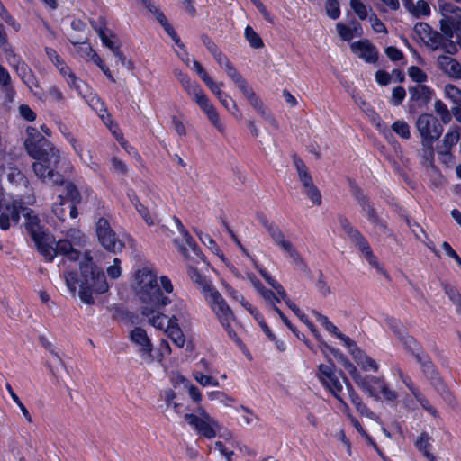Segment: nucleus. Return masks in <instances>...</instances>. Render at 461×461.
Listing matches in <instances>:
<instances>
[{
  "mask_svg": "<svg viewBox=\"0 0 461 461\" xmlns=\"http://www.w3.org/2000/svg\"><path fill=\"white\" fill-rule=\"evenodd\" d=\"M132 287L141 303V314L148 322L164 330L176 347L183 348L185 338L181 323L168 321L167 316L160 311L172 302L167 295L174 291L171 280L166 276L158 278L152 269L145 267L136 271Z\"/></svg>",
  "mask_w": 461,
  "mask_h": 461,
  "instance_id": "nucleus-1",
  "label": "nucleus"
},
{
  "mask_svg": "<svg viewBox=\"0 0 461 461\" xmlns=\"http://www.w3.org/2000/svg\"><path fill=\"white\" fill-rule=\"evenodd\" d=\"M27 134L24 146L35 159L32 164L35 175L45 183L62 184L63 176L55 171L61 158L59 149L34 128H28Z\"/></svg>",
  "mask_w": 461,
  "mask_h": 461,
  "instance_id": "nucleus-2",
  "label": "nucleus"
},
{
  "mask_svg": "<svg viewBox=\"0 0 461 461\" xmlns=\"http://www.w3.org/2000/svg\"><path fill=\"white\" fill-rule=\"evenodd\" d=\"M79 267L81 278L78 296L84 303L88 305L94 304L93 294H104L108 292L110 285L104 272L94 265L89 253H85L84 259L80 262Z\"/></svg>",
  "mask_w": 461,
  "mask_h": 461,
  "instance_id": "nucleus-3",
  "label": "nucleus"
},
{
  "mask_svg": "<svg viewBox=\"0 0 461 461\" xmlns=\"http://www.w3.org/2000/svg\"><path fill=\"white\" fill-rule=\"evenodd\" d=\"M343 365L357 386L369 397L376 401H383L390 405H395L398 393L391 388L383 377L362 375L356 366L347 359L344 360Z\"/></svg>",
  "mask_w": 461,
  "mask_h": 461,
  "instance_id": "nucleus-4",
  "label": "nucleus"
},
{
  "mask_svg": "<svg viewBox=\"0 0 461 461\" xmlns=\"http://www.w3.org/2000/svg\"><path fill=\"white\" fill-rule=\"evenodd\" d=\"M313 314L317 322H319L331 336L341 341L342 345L352 355L357 365L361 366V367L366 371H378L379 365L376 361L364 353L357 347V343L348 336L343 334L327 316L317 312H314Z\"/></svg>",
  "mask_w": 461,
  "mask_h": 461,
  "instance_id": "nucleus-5",
  "label": "nucleus"
},
{
  "mask_svg": "<svg viewBox=\"0 0 461 461\" xmlns=\"http://www.w3.org/2000/svg\"><path fill=\"white\" fill-rule=\"evenodd\" d=\"M23 213L26 220V230L30 232L39 253L46 261L51 262L55 258L53 250L54 239L44 230L43 227L40 224L39 217L32 210L25 208Z\"/></svg>",
  "mask_w": 461,
  "mask_h": 461,
  "instance_id": "nucleus-6",
  "label": "nucleus"
},
{
  "mask_svg": "<svg viewBox=\"0 0 461 461\" xmlns=\"http://www.w3.org/2000/svg\"><path fill=\"white\" fill-rule=\"evenodd\" d=\"M438 5L442 16L439 21L441 32L447 41L456 36L461 49V8L445 0H438Z\"/></svg>",
  "mask_w": 461,
  "mask_h": 461,
  "instance_id": "nucleus-7",
  "label": "nucleus"
},
{
  "mask_svg": "<svg viewBox=\"0 0 461 461\" xmlns=\"http://www.w3.org/2000/svg\"><path fill=\"white\" fill-rule=\"evenodd\" d=\"M203 297L230 338L236 339L237 335L231 328L235 316L221 294L215 288L206 287Z\"/></svg>",
  "mask_w": 461,
  "mask_h": 461,
  "instance_id": "nucleus-8",
  "label": "nucleus"
},
{
  "mask_svg": "<svg viewBox=\"0 0 461 461\" xmlns=\"http://www.w3.org/2000/svg\"><path fill=\"white\" fill-rule=\"evenodd\" d=\"M86 244V235L79 230L71 229L67 231L64 239L54 241L53 250L55 257L62 255L69 262L76 263L80 257L79 249Z\"/></svg>",
  "mask_w": 461,
  "mask_h": 461,
  "instance_id": "nucleus-9",
  "label": "nucleus"
},
{
  "mask_svg": "<svg viewBox=\"0 0 461 461\" xmlns=\"http://www.w3.org/2000/svg\"><path fill=\"white\" fill-rule=\"evenodd\" d=\"M341 373H337L334 364H320L318 366L317 377L322 386L327 389L344 407L348 410V405L342 398L343 385L340 381Z\"/></svg>",
  "mask_w": 461,
  "mask_h": 461,
  "instance_id": "nucleus-10",
  "label": "nucleus"
},
{
  "mask_svg": "<svg viewBox=\"0 0 461 461\" xmlns=\"http://www.w3.org/2000/svg\"><path fill=\"white\" fill-rule=\"evenodd\" d=\"M417 130L422 139V146L428 149L429 156L433 157V142L438 140L443 132V127L437 118L429 113L419 116L416 122Z\"/></svg>",
  "mask_w": 461,
  "mask_h": 461,
  "instance_id": "nucleus-11",
  "label": "nucleus"
},
{
  "mask_svg": "<svg viewBox=\"0 0 461 461\" xmlns=\"http://www.w3.org/2000/svg\"><path fill=\"white\" fill-rule=\"evenodd\" d=\"M185 420L199 436L207 439L217 437L220 422L212 417L203 408H199L197 414H185Z\"/></svg>",
  "mask_w": 461,
  "mask_h": 461,
  "instance_id": "nucleus-12",
  "label": "nucleus"
},
{
  "mask_svg": "<svg viewBox=\"0 0 461 461\" xmlns=\"http://www.w3.org/2000/svg\"><path fill=\"white\" fill-rule=\"evenodd\" d=\"M264 227L267 230L273 242L283 253L297 266L303 265V258L293 242L285 237L284 232L275 224L263 221Z\"/></svg>",
  "mask_w": 461,
  "mask_h": 461,
  "instance_id": "nucleus-13",
  "label": "nucleus"
},
{
  "mask_svg": "<svg viewBox=\"0 0 461 461\" xmlns=\"http://www.w3.org/2000/svg\"><path fill=\"white\" fill-rule=\"evenodd\" d=\"M340 225L344 231L348 234L349 239L355 243L357 249L361 251L363 257L373 267L384 273L383 267L380 266L377 258L373 254V251L366 241V240L360 234V232L355 230L346 219L340 221Z\"/></svg>",
  "mask_w": 461,
  "mask_h": 461,
  "instance_id": "nucleus-14",
  "label": "nucleus"
},
{
  "mask_svg": "<svg viewBox=\"0 0 461 461\" xmlns=\"http://www.w3.org/2000/svg\"><path fill=\"white\" fill-rule=\"evenodd\" d=\"M131 342L136 347V351L146 364L155 361L154 346L147 331L141 327H135L130 331Z\"/></svg>",
  "mask_w": 461,
  "mask_h": 461,
  "instance_id": "nucleus-15",
  "label": "nucleus"
},
{
  "mask_svg": "<svg viewBox=\"0 0 461 461\" xmlns=\"http://www.w3.org/2000/svg\"><path fill=\"white\" fill-rule=\"evenodd\" d=\"M96 234L101 245L108 251L118 253L124 247V242L116 235L105 218L97 221Z\"/></svg>",
  "mask_w": 461,
  "mask_h": 461,
  "instance_id": "nucleus-16",
  "label": "nucleus"
},
{
  "mask_svg": "<svg viewBox=\"0 0 461 461\" xmlns=\"http://www.w3.org/2000/svg\"><path fill=\"white\" fill-rule=\"evenodd\" d=\"M189 95L207 115L212 124L217 129L219 132L224 133L225 124L220 119L218 113L210 103L207 96L202 92L200 88H189Z\"/></svg>",
  "mask_w": 461,
  "mask_h": 461,
  "instance_id": "nucleus-17",
  "label": "nucleus"
},
{
  "mask_svg": "<svg viewBox=\"0 0 461 461\" xmlns=\"http://www.w3.org/2000/svg\"><path fill=\"white\" fill-rule=\"evenodd\" d=\"M25 211L19 201H0V229L6 230L11 223H17L20 214Z\"/></svg>",
  "mask_w": 461,
  "mask_h": 461,
  "instance_id": "nucleus-18",
  "label": "nucleus"
},
{
  "mask_svg": "<svg viewBox=\"0 0 461 461\" xmlns=\"http://www.w3.org/2000/svg\"><path fill=\"white\" fill-rule=\"evenodd\" d=\"M241 90L244 96L249 100L250 104L258 111V113L261 116L265 123L266 130H276L278 125L275 116L270 112V110L263 104L261 100L255 95L253 88H241Z\"/></svg>",
  "mask_w": 461,
  "mask_h": 461,
  "instance_id": "nucleus-19",
  "label": "nucleus"
},
{
  "mask_svg": "<svg viewBox=\"0 0 461 461\" xmlns=\"http://www.w3.org/2000/svg\"><path fill=\"white\" fill-rule=\"evenodd\" d=\"M59 131L63 134L66 140L71 145L73 150L78 156L81 162L87 166L94 172H97L99 170V165L96 161L94 160L92 152L87 150L86 155H85L83 143L79 141L71 132H69L65 126L59 125Z\"/></svg>",
  "mask_w": 461,
  "mask_h": 461,
  "instance_id": "nucleus-20",
  "label": "nucleus"
},
{
  "mask_svg": "<svg viewBox=\"0 0 461 461\" xmlns=\"http://www.w3.org/2000/svg\"><path fill=\"white\" fill-rule=\"evenodd\" d=\"M70 43L75 47L77 53L86 61H92L95 64L104 74L113 80L109 67L104 63L101 57L93 50L89 42H78L69 40Z\"/></svg>",
  "mask_w": 461,
  "mask_h": 461,
  "instance_id": "nucleus-21",
  "label": "nucleus"
},
{
  "mask_svg": "<svg viewBox=\"0 0 461 461\" xmlns=\"http://www.w3.org/2000/svg\"><path fill=\"white\" fill-rule=\"evenodd\" d=\"M175 243L177 244L179 251L182 253L184 257L187 258V268H188V275L192 281L198 285L199 288L201 289V292L203 295L204 296V290L206 287L208 288H214L212 284L207 282L205 277L197 270L196 267L193 266L194 263H198L199 261H204V259L198 258L194 254V258H190V256L187 253V249L182 245L179 244L177 240H175Z\"/></svg>",
  "mask_w": 461,
  "mask_h": 461,
  "instance_id": "nucleus-22",
  "label": "nucleus"
},
{
  "mask_svg": "<svg viewBox=\"0 0 461 461\" xmlns=\"http://www.w3.org/2000/svg\"><path fill=\"white\" fill-rule=\"evenodd\" d=\"M382 325L384 328L392 330L407 349L412 352L416 350V340L405 332V330L398 320L390 316H384L382 320Z\"/></svg>",
  "mask_w": 461,
  "mask_h": 461,
  "instance_id": "nucleus-23",
  "label": "nucleus"
},
{
  "mask_svg": "<svg viewBox=\"0 0 461 461\" xmlns=\"http://www.w3.org/2000/svg\"><path fill=\"white\" fill-rule=\"evenodd\" d=\"M351 50L367 63H375L378 60V50L368 40L355 41L351 44Z\"/></svg>",
  "mask_w": 461,
  "mask_h": 461,
  "instance_id": "nucleus-24",
  "label": "nucleus"
},
{
  "mask_svg": "<svg viewBox=\"0 0 461 461\" xmlns=\"http://www.w3.org/2000/svg\"><path fill=\"white\" fill-rule=\"evenodd\" d=\"M10 66H12L22 81L26 86H31L33 84V76L30 67L22 59L21 56L16 52L13 53L6 59Z\"/></svg>",
  "mask_w": 461,
  "mask_h": 461,
  "instance_id": "nucleus-25",
  "label": "nucleus"
},
{
  "mask_svg": "<svg viewBox=\"0 0 461 461\" xmlns=\"http://www.w3.org/2000/svg\"><path fill=\"white\" fill-rule=\"evenodd\" d=\"M460 139V132L457 128H454L447 132L443 139V144L438 147V153L442 157L444 162L451 159L450 150Z\"/></svg>",
  "mask_w": 461,
  "mask_h": 461,
  "instance_id": "nucleus-26",
  "label": "nucleus"
},
{
  "mask_svg": "<svg viewBox=\"0 0 461 461\" xmlns=\"http://www.w3.org/2000/svg\"><path fill=\"white\" fill-rule=\"evenodd\" d=\"M410 108L415 111L425 106L432 97L431 88H410Z\"/></svg>",
  "mask_w": 461,
  "mask_h": 461,
  "instance_id": "nucleus-27",
  "label": "nucleus"
},
{
  "mask_svg": "<svg viewBox=\"0 0 461 461\" xmlns=\"http://www.w3.org/2000/svg\"><path fill=\"white\" fill-rule=\"evenodd\" d=\"M168 321L181 323L185 326L190 321V314L187 310L186 303L183 300H176L172 306V315L167 317Z\"/></svg>",
  "mask_w": 461,
  "mask_h": 461,
  "instance_id": "nucleus-28",
  "label": "nucleus"
},
{
  "mask_svg": "<svg viewBox=\"0 0 461 461\" xmlns=\"http://www.w3.org/2000/svg\"><path fill=\"white\" fill-rule=\"evenodd\" d=\"M247 277L251 282L253 286L257 289V291L260 294V295L263 297L266 303L271 305L275 310V306H276V303H280L279 297L273 291L264 288L261 283L256 278V276L253 274L247 273Z\"/></svg>",
  "mask_w": 461,
  "mask_h": 461,
  "instance_id": "nucleus-29",
  "label": "nucleus"
},
{
  "mask_svg": "<svg viewBox=\"0 0 461 461\" xmlns=\"http://www.w3.org/2000/svg\"><path fill=\"white\" fill-rule=\"evenodd\" d=\"M353 99L356 104H358L362 110L370 117L374 123H375L376 128L383 132L384 135L390 133V131L386 128V126L382 122L380 117L375 113V112L367 104L363 101L361 98H358L355 91L351 93Z\"/></svg>",
  "mask_w": 461,
  "mask_h": 461,
  "instance_id": "nucleus-30",
  "label": "nucleus"
},
{
  "mask_svg": "<svg viewBox=\"0 0 461 461\" xmlns=\"http://www.w3.org/2000/svg\"><path fill=\"white\" fill-rule=\"evenodd\" d=\"M86 100L89 106L98 113L106 126L113 122L110 114L106 112L104 103L96 95L89 93Z\"/></svg>",
  "mask_w": 461,
  "mask_h": 461,
  "instance_id": "nucleus-31",
  "label": "nucleus"
},
{
  "mask_svg": "<svg viewBox=\"0 0 461 461\" xmlns=\"http://www.w3.org/2000/svg\"><path fill=\"white\" fill-rule=\"evenodd\" d=\"M343 380L346 383L350 401L357 411L363 416L375 420V414L362 402L360 396L353 390L352 385L347 383L346 378L343 377Z\"/></svg>",
  "mask_w": 461,
  "mask_h": 461,
  "instance_id": "nucleus-32",
  "label": "nucleus"
},
{
  "mask_svg": "<svg viewBox=\"0 0 461 461\" xmlns=\"http://www.w3.org/2000/svg\"><path fill=\"white\" fill-rule=\"evenodd\" d=\"M67 261H68L66 258H63L59 263V268L60 272H63V278L65 281V284L68 287V289L71 292V294L75 296L77 293V285L79 283L80 280L77 278V274L74 271L68 270L69 267H66Z\"/></svg>",
  "mask_w": 461,
  "mask_h": 461,
  "instance_id": "nucleus-33",
  "label": "nucleus"
},
{
  "mask_svg": "<svg viewBox=\"0 0 461 461\" xmlns=\"http://www.w3.org/2000/svg\"><path fill=\"white\" fill-rule=\"evenodd\" d=\"M415 447L429 461H438L432 454L431 438L427 432H422L415 441Z\"/></svg>",
  "mask_w": 461,
  "mask_h": 461,
  "instance_id": "nucleus-34",
  "label": "nucleus"
},
{
  "mask_svg": "<svg viewBox=\"0 0 461 461\" xmlns=\"http://www.w3.org/2000/svg\"><path fill=\"white\" fill-rule=\"evenodd\" d=\"M441 68L455 78H461V64L448 56H441L438 59Z\"/></svg>",
  "mask_w": 461,
  "mask_h": 461,
  "instance_id": "nucleus-35",
  "label": "nucleus"
},
{
  "mask_svg": "<svg viewBox=\"0 0 461 461\" xmlns=\"http://www.w3.org/2000/svg\"><path fill=\"white\" fill-rule=\"evenodd\" d=\"M33 95L44 103H59L62 100L59 88H34Z\"/></svg>",
  "mask_w": 461,
  "mask_h": 461,
  "instance_id": "nucleus-36",
  "label": "nucleus"
},
{
  "mask_svg": "<svg viewBox=\"0 0 461 461\" xmlns=\"http://www.w3.org/2000/svg\"><path fill=\"white\" fill-rule=\"evenodd\" d=\"M176 227L178 230V232L182 236L183 240H185V244L188 246V248L191 249L193 254H194L198 258L203 259V254L201 253L200 249H198L197 245L194 241L193 238L191 237L188 230L185 228L181 221L177 217H174L173 219Z\"/></svg>",
  "mask_w": 461,
  "mask_h": 461,
  "instance_id": "nucleus-37",
  "label": "nucleus"
},
{
  "mask_svg": "<svg viewBox=\"0 0 461 461\" xmlns=\"http://www.w3.org/2000/svg\"><path fill=\"white\" fill-rule=\"evenodd\" d=\"M294 164L297 170L299 179L303 184V189L306 190L314 186L312 176L308 174V170L304 163L300 158H294Z\"/></svg>",
  "mask_w": 461,
  "mask_h": 461,
  "instance_id": "nucleus-38",
  "label": "nucleus"
},
{
  "mask_svg": "<svg viewBox=\"0 0 461 461\" xmlns=\"http://www.w3.org/2000/svg\"><path fill=\"white\" fill-rule=\"evenodd\" d=\"M212 374H204L200 370L193 371L194 379L203 387L213 386L218 387L220 385L219 381L212 375Z\"/></svg>",
  "mask_w": 461,
  "mask_h": 461,
  "instance_id": "nucleus-39",
  "label": "nucleus"
},
{
  "mask_svg": "<svg viewBox=\"0 0 461 461\" xmlns=\"http://www.w3.org/2000/svg\"><path fill=\"white\" fill-rule=\"evenodd\" d=\"M97 33H98V36L102 41V44L108 48L109 50H111V51L113 53H114L115 51H117L119 49H121V42L119 41H114L113 39H111V37H109L107 34H106V25L105 23L104 24V26L102 27H99L97 30Z\"/></svg>",
  "mask_w": 461,
  "mask_h": 461,
  "instance_id": "nucleus-40",
  "label": "nucleus"
},
{
  "mask_svg": "<svg viewBox=\"0 0 461 461\" xmlns=\"http://www.w3.org/2000/svg\"><path fill=\"white\" fill-rule=\"evenodd\" d=\"M244 36L251 48L261 49L264 47L262 38L258 32H255V30L250 25L246 26L244 31Z\"/></svg>",
  "mask_w": 461,
  "mask_h": 461,
  "instance_id": "nucleus-41",
  "label": "nucleus"
},
{
  "mask_svg": "<svg viewBox=\"0 0 461 461\" xmlns=\"http://www.w3.org/2000/svg\"><path fill=\"white\" fill-rule=\"evenodd\" d=\"M447 41L446 36L435 30H431L430 34L423 41L426 45L429 46L433 50L442 48L445 41Z\"/></svg>",
  "mask_w": 461,
  "mask_h": 461,
  "instance_id": "nucleus-42",
  "label": "nucleus"
},
{
  "mask_svg": "<svg viewBox=\"0 0 461 461\" xmlns=\"http://www.w3.org/2000/svg\"><path fill=\"white\" fill-rule=\"evenodd\" d=\"M194 232L204 246H206L208 249H210L212 250V252L218 255L221 258L222 261H225L224 256L222 254H221L220 249L218 248L215 241L209 234L203 233L198 230H194Z\"/></svg>",
  "mask_w": 461,
  "mask_h": 461,
  "instance_id": "nucleus-43",
  "label": "nucleus"
},
{
  "mask_svg": "<svg viewBox=\"0 0 461 461\" xmlns=\"http://www.w3.org/2000/svg\"><path fill=\"white\" fill-rule=\"evenodd\" d=\"M214 95L218 97L221 104L231 113L237 111V106L234 100L225 94L221 88H212Z\"/></svg>",
  "mask_w": 461,
  "mask_h": 461,
  "instance_id": "nucleus-44",
  "label": "nucleus"
},
{
  "mask_svg": "<svg viewBox=\"0 0 461 461\" xmlns=\"http://www.w3.org/2000/svg\"><path fill=\"white\" fill-rule=\"evenodd\" d=\"M131 203L148 225L155 224V217L150 214L148 208L145 207L137 197L131 199Z\"/></svg>",
  "mask_w": 461,
  "mask_h": 461,
  "instance_id": "nucleus-45",
  "label": "nucleus"
},
{
  "mask_svg": "<svg viewBox=\"0 0 461 461\" xmlns=\"http://www.w3.org/2000/svg\"><path fill=\"white\" fill-rule=\"evenodd\" d=\"M307 327L310 329V330L312 331V333L314 335V337L316 338V339L320 342V350L321 351V353L327 357L328 355V352H330L332 353L335 357L339 356V350H336L334 348H331L330 346H328L323 340H322V338L321 337L320 333L318 332V330H316V328L314 327V325L311 322H307Z\"/></svg>",
  "mask_w": 461,
  "mask_h": 461,
  "instance_id": "nucleus-46",
  "label": "nucleus"
},
{
  "mask_svg": "<svg viewBox=\"0 0 461 461\" xmlns=\"http://www.w3.org/2000/svg\"><path fill=\"white\" fill-rule=\"evenodd\" d=\"M262 276L265 278V280L271 285V287L276 291V294L279 297V299H285L287 297V294L283 288V286L276 281L274 278L271 277L269 274H267L264 269L259 270Z\"/></svg>",
  "mask_w": 461,
  "mask_h": 461,
  "instance_id": "nucleus-47",
  "label": "nucleus"
},
{
  "mask_svg": "<svg viewBox=\"0 0 461 461\" xmlns=\"http://www.w3.org/2000/svg\"><path fill=\"white\" fill-rule=\"evenodd\" d=\"M408 75L413 82L418 83L417 86H426L422 85L427 80V74L418 66H411L408 68Z\"/></svg>",
  "mask_w": 461,
  "mask_h": 461,
  "instance_id": "nucleus-48",
  "label": "nucleus"
},
{
  "mask_svg": "<svg viewBox=\"0 0 461 461\" xmlns=\"http://www.w3.org/2000/svg\"><path fill=\"white\" fill-rule=\"evenodd\" d=\"M0 48L3 50L5 59L14 53V50L11 43L8 41V36L5 30L4 24L0 23Z\"/></svg>",
  "mask_w": 461,
  "mask_h": 461,
  "instance_id": "nucleus-49",
  "label": "nucleus"
},
{
  "mask_svg": "<svg viewBox=\"0 0 461 461\" xmlns=\"http://www.w3.org/2000/svg\"><path fill=\"white\" fill-rule=\"evenodd\" d=\"M392 131H394L397 135H399L402 139H410V126L403 120H397L392 124Z\"/></svg>",
  "mask_w": 461,
  "mask_h": 461,
  "instance_id": "nucleus-50",
  "label": "nucleus"
},
{
  "mask_svg": "<svg viewBox=\"0 0 461 461\" xmlns=\"http://www.w3.org/2000/svg\"><path fill=\"white\" fill-rule=\"evenodd\" d=\"M192 62V69H194L196 72L199 77L205 83L206 86H216L215 83L209 77L208 73L206 72L203 65L195 59H194Z\"/></svg>",
  "mask_w": 461,
  "mask_h": 461,
  "instance_id": "nucleus-51",
  "label": "nucleus"
},
{
  "mask_svg": "<svg viewBox=\"0 0 461 461\" xmlns=\"http://www.w3.org/2000/svg\"><path fill=\"white\" fill-rule=\"evenodd\" d=\"M55 67L59 71V73L62 75V77L64 78H66L69 86H71V85H74V86L76 85L77 78L76 75L74 74V72L72 71V69L67 65L65 60L62 61V65L59 64Z\"/></svg>",
  "mask_w": 461,
  "mask_h": 461,
  "instance_id": "nucleus-52",
  "label": "nucleus"
},
{
  "mask_svg": "<svg viewBox=\"0 0 461 461\" xmlns=\"http://www.w3.org/2000/svg\"><path fill=\"white\" fill-rule=\"evenodd\" d=\"M325 10L327 15L332 20L338 19L341 14L340 5L338 0H326Z\"/></svg>",
  "mask_w": 461,
  "mask_h": 461,
  "instance_id": "nucleus-53",
  "label": "nucleus"
},
{
  "mask_svg": "<svg viewBox=\"0 0 461 461\" xmlns=\"http://www.w3.org/2000/svg\"><path fill=\"white\" fill-rule=\"evenodd\" d=\"M0 17L15 32L21 30V24L10 14L4 4L0 1Z\"/></svg>",
  "mask_w": 461,
  "mask_h": 461,
  "instance_id": "nucleus-54",
  "label": "nucleus"
},
{
  "mask_svg": "<svg viewBox=\"0 0 461 461\" xmlns=\"http://www.w3.org/2000/svg\"><path fill=\"white\" fill-rule=\"evenodd\" d=\"M431 9L429 3L426 0H418L415 4V8L412 13V16L420 18L422 16H429Z\"/></svg>",
  "mask_w": 461,
  "mask_h": 461,
  "instance_id": "nucleus-55",
  "label": "nucleus"
},
{
  "mask_svg": "<svg viewBox=\"0 0 461 461\" xmlns=\"http://www.w3.org/2000/svg\"><path fill=\"white\" fill-rule=\"evenodd\" d=\"M64 184H65V188H66L68 198L73 203H79L81 201V196H80V194H79L77 186L71 182H65L63 180L62 185H64ZM57 185H59V184H57ZM60 185H61V184H60Z\"/></svg>",
  "mask_w": 461,
  "mask_h": 461,
  "instance_id": "nucleus-56",
  "label": "nucleus"
},
{
  "mask_svg": "<svg viewBox=\"0 0 461 461\" xmlns=\"http://www.w3.org/2000/svg\"><path fill=\"white\" fill-rule=\"evenodd\" d=\"M358 203L360 206L362 207V210L365 212L366 215L367 216L368 220L372 222H375L377 221L376 213L370 204L367 198L365 196H361L358 198Z\"/></svg>",
  "mask_w": 461,
  "mask_h": 461,
  "instance_id": "nucleus-57",
  "label": "nucleus"
},
{
  "mask_svg": "<svg viewBox=\"0 0 461 461\" xmlns=\"http://www.w3.org/2000/svg\"><path fill=\"white\" fill-rule=\"evenodd\" d=\"M350 6L360 20H366L368 13L366 5L360 0H350Z\"/></svg>",
  "mask_w": 461,
  "mask_h": 461,
  "instance_id": "nucleus-58",
  "label": "nucleus"
},
{
  "mask_svg": "<svg viewBox=\"0 0 461 461\" xmlns=\"http://www.w3.org/2000/svg\"><path fill=\"white\" fill-rule=\"evenodd\" d=\"M224 70L237 86H243L242 84L244 83V80L242 76L231 62L225 66Z\"/></svg>",
  "mask_w": 461,
  "mask_h": 461,
  "instance_id": "nucleus-59",
  "label": "nucleus"
},
{
  "mask_svg": "<svg viewBox=\"0 0 461 461\" xmlns=\"http://www.w3.org/2000/svg\"><path fill=\"white\" fill-rule=\"evenodd\" d=\"M208 399L210 401H218L226 406H229L233 399L228 396L226 393L221 391H211L207 393Z\"/></svg>",
  "mask_w": 461,
  "mask_h": 461,
  "instance_id": "nucleus-60",
  "label": "nucleus"
},
{
  "mask_svg": "<svg viewBox=\"0 0 461 461\" xmlns=\"http://www.w3.org/2000/svg\"><path fill=\"white\" fill-rule=\"evenodd\" d=\"M414 32L420 38L422 41L426 40V38L430 34L432 27L424 22H418L414 25Z\"/></svg>",
  "mask_w": 461,
  "mask_h": 461,
  "instance_id": "nucleus-61",
  "label": "nucleus"
},
{
  "mask_svg": "<svg viewBox=\"0 0 461 461\" xmlns=\"http://www.w3.org/2000/svg\"><path fill=\"white\" fill-rule=\"evenodd\" d=\"M413 397L415 398L416 402H418L425 411H427L433 417H437V410L430 404L429 400L420 392L416 393V395H414Z\"/></svg>",
  "mask_w": 461,
  "mask_h": 461,
  "instance_id": "nucleus-62",
  "label": "nucleus"
},
{
  "mask_svg": "<svg viewBox=\"0 0 461 461\" xmlns=\"http://www.w3.org/2000/svg\"><path fill=\"white\" fill-rule=\"evenodd\" d=\"M435 111L440 116L443 123H448L451 121V114L449 113L447 105L441 101H436Z\"/></svg>",
  "mask_w": 461,
  "mask_h": 461,
  "instance_id": "nucleus-63",
  "label": "nucleus"
},
{
  "mask_svg": "<svg viewBox=\"0 0 461 461\" xmlns=\"http://www.w3.org/2000/svg\"><path fill=\"white\" fill-rule=\"evenodd\" d=\"M161 26L163 27V29L165 30L167 34L171 38V40L176 43V45L179 49H184V47L185 45L182 42L180 37L175 31L174 27L169 23V22L167 21L166 23H164Z\"/></svg>",
  "mask_w": 461,
  "mask_h": 461,
  "instance_id": "nucleus-64",
  "label": "nucleus"
}]
</instances>
